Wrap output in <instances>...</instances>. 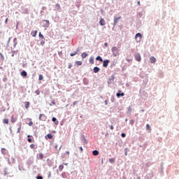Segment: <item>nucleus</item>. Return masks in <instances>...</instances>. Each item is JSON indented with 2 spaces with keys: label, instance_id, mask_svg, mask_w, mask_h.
Instances as JSON below:
<instances>
[{
  "label": "nucleus",
  "instance_id": "f257e3e1",
  "mask_svg": "<svg viewBox=\"0 0 179 179\" xmlns=\"http://www.w3.org/2000/svg\"><path fill=\"white\" fill-rule=\"evenodd\" d=\"M111 51L114 55V57H117L120 54V50H118V48L117 47L114 46L111 48Z\"/></svg>",
  "mask_w": 179,
  "mask_h": 179
},
{
  "label": "nucleus",
  "instance_id": "f03ea898",
  "mask_svg": "<svg viewBox=\"0 0 179 179\" xmlns=\"http://www.w3.org/2000/svg\"><path fill=\"white\" fill-rule=\"evenodd\" d=\"M134 58H135L136 61H138V62H141V61L142 60V57H141V54H139V53H136L134 55Z\"/></svg>",
  "mask_w": 179,
  "mask_h": 179
},
{
  "label": "nucleus",
  "instance_id": "7ed1b4c3",
  "mask_svg": "<svg viewBox=\"0 0 179 179\" xmlns=\"http://www.w3.org/2000/svg\"><path fill=\"white\" fill-rule=\"evenodd\" d=\"M135 38H136V40H137L138 43H139V41H141V40H142V34H141V33L136 34Z\"/></svg>",
  "mask_w": 179,
  "mask_h": 179
},
{
  "label": "nucleus",
  "instance_id": "20e7f679",
  "mask_svg": "<svg viewBox=\"0 0 179 179\" xmlns=\"http://www.w3.org/2000/svg\"><path fill=\"white\" fill-rule=\"evenodd\" d=\"M47 117L44 114H41L39 116V121H45Z\"/></svg>",
  "mask_w": 179,
  "mask_h": 179
},
{
  "label": "nucleus",
  "instance_id": "39448f33",
  "mask_svg": "<svg viewBox=\"0 0 179 179\" xmlns=\"http://www.w3.org/2000/svg\"><path fill=\"white\" fill-rule=\"evenodd\" d=\"M108 64H110V60H105L103 61V66H104V68H107V66H108Z\"/></svg>",
  "mask_w": 179,
  "mask_h": 179
},
{
  "label": "nucleus",
  "instance_id": "423d86ee",
  "mask_svg": "<svg viewBox=\"0 0 179 179\" xmlns=\"http://www.w3.org/2000/svg\"><path fill=\"white\" fill-rule=\"evenodd\" d=\"M120 19H121V17H114V26L117 25Z\"/></svg>",
  "mask_w": 179,
  "mask_h": 179
},
{
  "label": "nucleus",
  "instance_id": "0eeeda50",
  "mask_svg": "<svg viewBox=\"0 0 179 179\" xmlns=\"http://www.w3.org/2000/svg\"><path fill=\"white\" fill-rule=\"evenodd\" d=\"M43 22H45L44 27H50V21L48 20H43Z\"/></svg>",
  "mask_w": 179,
  "mask_h": 179
},
{
  "label": "nucleus",
  "instance_id": "6e6552de",
  "mask_svg": "<svg viewBox=\"0 0 179 179\" xmlns=\"http://www.w3.org/2000/svg\"><path fill=\"white\" fill-rule=\"evenodd\" d=\"M99 24L101 26H105L106 25V21L104 20V19L101 18L99 21Z\"/></svg>",
  "mask_w": 179,
  "mask_h": 179
},
{
  "label": "nucleus",
  "instance_id": "1a4fd4ad",
  "mask_svg": "<svg viewBox=\"0 0 179 179\" xmlns=\"http://www.w3.org/2000/svg\"><path fill=\"white\" fill-rule=\"evenodd\" d=\"M150 59V63L151 64H155L156 63V58L155 57H153V56L151 57Z\"/></svg>",
  "mask_w": 179,
  "mask_h": 179
},
{
  "label": "nucleus",
  "instance_id": "9d476101",
  "mask_svg": "<svg viewBox=\"0 0 179 179\" xmlns=\"http://www.w3.org/2000/svg\"><path fill=\"white\" fill-rule=\"evenodd\" d=\"M79 52V49H77V50L73 53H71L70 55L71 57H75V55H76V54H78Z\"/></svg>",
  "mask_w": 179,
  "mask_h": 179
},
{
  "label": "nucleus",
  "instance_id": "9b49d317",
  "mask_svg": "<svg viewBox=\"0 0 179 179\" xmlns=\"http://www.w3.org/2000/svg\"><path fill=\"white\" fill-rule=\"evenodd\" d=\"M15 121H17V119L15 118V116L12 115L11 118H10V122H12L13 124V123H15Z\"/></svg>",
  "mask_w": 179,
  "mask_h": 179
},
{
  "label": "nucleus",
  "instance_id": "f8f14e48",
  "mask_svg": "<svg viewBox=\"0 0 179 179\" xmlns=\"http://www.w3.org/2000/svg\"><path fill=\"white\" fill-rule=\"evenodd\" d=\"M31 34L32 37H36V36H37V31H32Z\"/></svg>",
  "mask_w": 179,
  "mask_h": 179
},
{
  "label": "nucleus",
  "instance_id": "ddd939ff",
  "mask_svg": "<svg viewBox=\"0 0 179 179\" xmlns=\"http://www.w3.org/2000/svg\"><path fill=\"white\" fill-rule=\"evenodd\" d=\"M99 71H100V69L97 66L94 68V73H97V72H99Z\"/></svg>",
  "mask_w": 179,
  "mask_h": 179
},
{
  "label": "nucleus",
  "instance_id": "4468645a",
  "mask_svg": "<svg viewBox=\"0 0 179 179\" xmlns=\"http://www.w3.org/2000/svg\"><path fill=\"white\" fill-rule=\"evenodd\" d=\"M61 148H62V145H60V147L58 148V145L56 144L55 145V149H56V150L59 151V150H61Z\"/></svg>",
  "mask_w": 179,
  "mask_h": 179
},
{
  "label": "nucleus",
  "instance_id": "2eb2a0df",
  "mask_svg": "<svg viewBox=\"0 0 179 179\" xmlns=\"http://www.w3.org/2000/svg\"><path fill=\"white\" fill-rule=\"evenodd\" d=\"M92 155H93L94 156H99V151H97V150H94V151L92 152Z\"/></svg>",
  "mask_w": 179,
  "mask_h": 179
},
{
  "label": "nucleus",
  "instance_id": "dca6fc26",
  "mask_svg": "<svg viewBox=\"0 0 179 179\" xmlns=\"http://www.w3.org/2000/svg\"><path fill=\"white\" fill-rule=\"evenodd\" d=\"M55 9H57V10H59L61 9V6H59V3H57L55 5Z\"/></svg>",
  "mask_w": 179,
  "mask_h": 179
},
{
  "label": "nucleus",
  "instance_id": "f3484780",
  "mask_svg": "<svg viewBox=\"0 0 179 179\" xmlns=\"http://www.w3.org/2000/svg\"><path fill=\"white\" fill-rule=\"evenodd\" d=\"M21 76H27V72H26L25 71H23L22 73H21Z\"/></svg>",
  "mask_w": 179,
  "mask_h": 179
},
{
  "label": "nucleus",
  "instance_id": "a211bd4d",
  "mask_svg": "<svg viewBox=\"0 0 179 179\" xmlns=\"http://www.w3.org/2000/svg\"><path fill=\"white\" fill-rule=\"evenodd\" d=\"M96 61H100V62H103V59L101 58V57L100 56H98L96 58Z\"/></svg>",
  "mask_w": 179,
  "mask_h": 179
},
{
  "label": "nucleus",
  "instance_id": "6ab92c4d",
  "mask_svg": "<svg viewBox=\"0 0 179 179\" xmlns=\"http://www.w3.org/2000/svg\"><path fill=\"white\" fill-rule=\"evenodd\" d=\"M82 58H86L87 57V53L86 52H83L81 55Z\"/></svg>",
  "mask_w": 179,
  "mask_h": 179
},
{
  "label": "nucleus",
  "instance_id": "aec40b11",
  "mask_svg": "<svg viewBox=\"0 0 179 179\" xmlns=\"http://www.w3.org/2000/svg\"><path fill=\"white\" fill-rule=\"evenodd\" d=\"M29 106H30V102L29 101L25 102V108H29Z\"/></svg>",
  "mask_w": 179,
  "mask_h": 179
},
{
  "label": "nucleus",
  "instance_id": "412c9836",
  "mask_svg": "<svg viewBox=\"0 0 179 179\" xmlns=\"http://www.w3.org/2000/svg\"><path fill=\"white\" fill-rule=\"evenodd\" d=\"M76 64L77 66H80V65H82L83 63L80 61H77V62H76Z\"/></svg>",
  "mask_w": 179,
  "mask_h": 179
},
{
  "label": "nucleus",
  "instance_id": "4be33fe9",
  "mask_svg": "<svg viewBox=\"0 0 179 179\" xmlns=\"http://www.w3.org/2000/svg\"><path fill=\"white\" fill-rule=\"evenodd\" d=\"M59 171H62V170H64V165L63 164L59 166Z\"/></svg>",
  "mask_w": 179,
  "mask_h": 179
},
{
  "label": "nucleus",
  "instance_id": "5701e85b",
  "mask_svg": "<svg viewBox=\"0 0 179 179\" xmlns=\"http://www.w3.org/2000/svg\"><path fill=\"white\" fill-rule=\"evenodd\" d=\"M3 124H9V120L4 119V120H3Z\"/></svg>",
  "mask_w": 179,
  "mask_h": 179
},
{
  "label": "nucleus",
  "instance_id": "b1692460",
  "mask_svg": "<svg viewBox=\"0 0 179 179\" xmlns=\"http://www.w3.org/2000/svg\"><path fill=\"white\" fill-rule=\"evenodd\" d=\"M1 153H2V155H5L6 153V148H1Z\"/></svg>",
  "mask_w": 179,
  "mask_h": 179
},
{
  "label": "nucleus",
  "instance_id": "393cba45",
  "mask_svg": "<svg viewBox=\"0 0 179 179\" xmlns=\"http://www.w3.org/2000/svg\"><path fill=\"white\" fill-rule=\"evenodd\" d=\"M47 137L48 138V139H52L53 136H52V134H49L47 135Z\"/></svg>",
  "mask_w": 179,
  "mask_h": 179
},
{
  "label": "nucleus",
  "instance_id": "a878e982",
  "mask_svg": "<svg viewBox=\"0 0 179 179\" xmlns=\"http://www.w3.org/2000/svg\"><path fill=\"white\" fill-rule=\"evenodd\" d=\"M39 159L41 160H43V159H44V155H43L42 153L39 154Z\"/></svg>",
  "mask_w": 179,
  "mask_h": 179
},
{
  "label": "nucleus",
  "instance_id": "bb28decb",
  "mask_svg": "<svg viewBox=\"0 0 179 179\" xmlns=\"http://www.w3.org/2000/svg\"><path fill=\"white\" fill-rule=\"evenodd\" d=\"M146 129H148V131L152 130V129L150 128V125H149V124H146Z\"/></svg>",
  "mask_w": 179,
  "mask_h": 179
},
{
  "label": "nucleus",
  "instance_id": "cd10ccee",
  "mask_svg": "<svg viewBox=\"0 0 179 179\" xmlns=\"http://www.w3.org/2000/svg\"><path fill=\"white\" fill-rule=\"evenodd\" d=\"M29 148H31V149H36V145H34V144H31V145H29Z\"/></svg>",
  "mask_w": 179,
  "mask_h": 179
},
{
  "label": "nucleus",
  "instance_id": "c85d7f7f",
  "mask_svg": "<svg viewBox=\"0 0 179 179\" xmlns=\"http://www.w3.org/2000/svg\"><path fill=\"white\" fill-rule=\"evenodd\" d=\"M117 97L120 98V96H121V90L118 91V93L116 94Z\"/></svg>",
  "mask_w": 179,
  "mask_h": 179
},
{
  "label": "nucleus",
  "instance_id": "c756f323",
  "mask_svg": "<svg viewBox=\"0 0 179 179\" xmlns=\"http://www.w3.org/2000/svg\"><path fill=\"white\" fill-rule=\"evenodd\" d=\"M109 162L110 163H114V162H115V159L112 158L109 159Z\"/></svg>",
  "mask_w": 179,
  "mask_h": 179
},
{
  "label": "nucleus",
  "instance_id": "7c9ffc66",
  "mask_svg": "<svg viewBox=\"0 0 179 179\" xmlns=\"http://www.w3.org/2000/svg\"><path fill=\"white\" fill-rule=\"evenodd\" d=\"M35 93H36V94H37V96H38V94H40V90H36L35 91Z\"/></svg>",
  "mask_w": 179,
  "mask_h": 179
},
{
  "label": "nucleus",
  "instance_id": "2f4dec72",
  "mask_svg": "<svg viewBox=\"0 0 179 179\" xmlns=\"http://www.w3.org/2000/svg\"><path fill=\"white\" fill-rule=\"evenodd\" d=\"M39 37L40 38H44V36L41 34V32L39 33Z\"/></svg>",
  "mask_w": 179,
  "mask_h": 179
},
{
  "label": "nucleus",
  "instance_id": "473e14b6",
  "mask_svg": "<svg viewBox=\"0 0 179 179\" xmlns=\"http://www.w3.org/2000/svg\"><path fill=\"white\" fill-rule=\"evenodd\" d=\"M38 80H43V75H39Z\"/></svg>",
  "mask_w": 179,
  "mask_h": 179
},
{
  "label": "nucleus",
  "instance_id": "72a5a7b5",
  "mask_svg": "<svg viewBox=\"0 0 179 179\" xmlns=\"http://www.w3.org/2000/svg\"><path fill=\"white\" fill-rule=\"evenodd\" d=\"M20 129H22V126H20V127L17 129L18 134H20Z\"/></svg>",
  "mask_w": 179,
  "mask_h": 179
},
{
  "label": "nucleus",
  "instance_id": "f704fd0d",
  "mask_svg": "<svg viewBox=\"0 0 179 179\" xmlns=\"http://www.w3.org/2000/svg\"><path fill=\"white\" fill-rule=\"evenodd\" d=\"M44 44H45V41H41V45H44Z\"/></svg>",
  "mask_w": 179,
  "mask_h": 179
},
{
  "label": "nucleus",
  "instance_id": "c9c22d12",
  "mask_svg": "<svg viewBox=\"0 0 179 179\" xmlns=\"http://www.w3.org/2000/svg\"><path fill=\"white\" fill-rule=\"evenodd\" d=\"M121 136H122V138H125V136H127V134H125L124 133H122L121 134Z\"/></svg>",
  "mask_w": 179,
  "mask_h": 179
},
{
  "label": "nucleus",
  "instance_id": "e433bc0d",
  "mask_svg": "<svg viewBox=\"0 0 179 179\" xmlns=\"http://www.w3.org/2000/svg\"><path fill=\"white\" fill-rule=\"evenodd\" d=\"M0 57L1 58V59H4V57H3V55H2V53L0 52Z\"/></svg>",
  "mask_w": 179,
  "mask_h": 179
},
{
  "label": "nucleus",
  "instance_id": "4c0bfd02",
  "mask_svg": "<svg viewBox=\"0 0 179 179\" xmlns=\"http://www.w3.org/2000/svg\"><path fill=\"white\" fill-rule=\"evenodd\" d=\"M28 125L29 126V127H31L32 125H33V122H29V123H28Z\"/></svg>",
  "mask_w": 179,
  "mask_h": 179
},
{
  "label": "nucleus",
  "instance_id": "58836bf2",
  "mask_svg": "<svg viewBox=\"0 0 179 179\" xmlns=\"http://www.w3.org/2000/svg\"><path fill=\"white\" fill-rule=\"evenodd\" d=\"M27 141L29 143H31V142H33V140H31V138H28Z\"/></svg>",
  "mask_w": 179,
  "mask_h": 179
},
{
  "label": "nucleus",
  "instance_id": "ea45409f",
  "mask_svg": "<svg viewBox=\"0 0 179 179\" xmlns=\"http://www.w3.org/2000/svg\"><path fill=\"white\" fill-rule=\"evenodd\" d=\"M52 121L53 122H55V121H57V118L52 117Z\"/></svg>",
  "mask_w": 179,
  "mask_h": 179
},
{
  "label": "nucleus",
  "instance_id": "a19ab883",
  "mask_svg": "<svg viewBox=\"0 0 179 179\" xmlns=\"http://www.w3.org/2000/svg\"><path fill=\"white\" fill-rule=\"evenodd\" d=\"M126 61H127V62H131L132 61V59H126Z\"/></svg>",
  "mask_w": 179,
  "mask_h": 179
},
{
  "label": "nucleus",
  "instance_id": "79ce46f5",
  "mask_svg": "<svg viewBox=\"0 0 179 179\" xmlns=\"http://www.w3.org/2000/svg\"><path fill=\"white\" fill-rule=\"evenodd\" d=\"M84 143H85V145H87V140H86V138H84Z\"/></svg>",
  "mask_w": 179,
  "mask_h": 179
},
{
  "label": "nucleus",
  "instance_id": "37998d69",
  "mask_svg": "<svg viewBox=\"0 0 179 179\" xmlns=\"http://www.w3.org/2000/svg\"><path fill=\"white\" fill-rule=\"evenodd\" d=\"M93 60H94V59L92 58V57H90V62H93Z\"/></svg>",
  "mask_w": 179,
  "mask_h": 179
},
{
  "label": "nucleus",
  "instance_id": "c03bdc74",
  "mask_svg": "<svg viewBox=\"0 0 179 179\" xmlns=\"http://www.w3.org/2000/svg\"><path fill=\"white\" fill-rule=\"evenodd\" d=\"M80 152L82 153L83 152V148L80 147Z\"/></svg>",
  "mask_w": 179,
  "mask_h": 179
},
{
  "label": "nucleus",
  "instance_id": "a18cd8bd",
  "mask_svg": "<svg viewBox=\"0 0 179 179\" xmlns=\"http://www.w3.org/2000/svg\"><path fill=\"white\" fill-rule=\"evenodd\" d=\"M120 96L122 97V96H125V94L124 92H122L120 94Z\"/></svg>",
  "mask_w": 179,
  "mask_h": 179
},
{
  "label": "nucleus",
  "instance_id": "49530a36",
  "mask_svg": "<svg viewBox=\"0 0 179 179\" xmlns=\"http://www.w3.org/2000/svg\"><path fill=\"white\" fill-rule=\"evenodd\" d=\"M76 104H78V101L73 102V106H76Z\"/></svg>",
  "mask_w": 179,
  "mask_h": 179
},
{
  "label": "nucleus",
  "instance_id": "de8ad7c7",
  "mask_svg": "<svg viewBox=\"0 0 179 179\" xmlns=\"http://www.w3.org/2000/svg\"><path fill=\"white\" fill-rule=\"evenodd\" d=\"M37 179H43V176H38Z\"/></svg>",
  "mask_w": 179,
  "mask_h": 179
},
{
  "label": "nucleus",
  "instance_id": "09e8293b",
  "mask_svg": "<svg viewBox=\"0 0 179 179\" xmlns=\"http://www.w3.org/2000/svg\"><path fill=\"white\" fill-rule=\"evenodd\" d=\"M104 45H105V47H108V43H104Z\"/></svg>",
  "mask_w": 179,
  "mask_h": 179
},
{
  "label": "nucleus",
  "instance_id": "8fccbe9b",
  "mask_svg": "<svg viewBox=\"0 0 179 179\" xmlns=\"http://www.w3.org/2000/svg\"><path fill=\"white\" fill-rule=\"evenodd\" d=\"M110 129L113 131V129H114V126L111 125L110 126Z\"/></svg>",
  "mask_w": 179,
  "mask_h": 179
},
{
  "label": "nucleus",
  "instance_id": "3c124183",
  "mask_svg": "<svg viewBox=\"0 0 179 179\" xmlns=\"http://www.w3.org/2000/svg\"><path fill=\"white\" fill-rule=\"evenodd\" d=\"M137 4L138 5V6H141V1H138Z\"/></svg>",
  "mask_w": 179,
  "mask_h": 179
},
{
  "label": "nucleus",
  "instance_id": "603ef678",
  "mask_svg": "<svg viewBox=\"0 0 179 179\" xmlns=\"http://www.w3.org/2000/svg\"><path fill=\"white\" fill-rule=\"evenodd\" d=\"M5 23H6V24H8V18H6V20H5Z\"/></svg>",
  "mask_w": 179,
  "mask_h": 179
},
{
  "label": "nucleus",
  "instance_id": "864d4df0",
  "mask_svg": "<svg viewBox=\"0 0 179 179\" xmlns=\"http://www.w3.org/2000/svg\"><path fill=\"white\" fill-rule=\"evenodd\" d=\"M71 68H72V64H70V65L69 66V69H71Z\"/></svg>",
  "mask_w": 179,
  "mask_h": 179
},
{
  "label": "nucleus",
  "instance_id": "5fc2aeb1",
  "mask_svg": "<svg viewBox=\"0 0 179 179\" xmlns=\"http://www.w3.org/2000/svg\"><path fill=\"white\" fill-rule=\"evenodd\" d=\"M65 154L69 155V151H66Z\"/></svg>",
  "mask_w": 179,
  "mask_h": 179
},
{
  "label": "nucleus",
  "instance_id": "6e6d98bb",
  "mask_svg": "<svg viewBox=\"0 0 179 179\" xmlns=\"http://www.w3.org/2000/svg\"><path fill=\"white\" fill-rule=\"evenodd\" d=\"M105 104H106V106H107V104H108V101H107V100H106V101H105Z\"/></svg>",
  "mask_w": 179,
  "mask_h": 179
},
{
  "label": "nucleus",
  "instance_id": "4d7b16f0",
  "mask_svg": "<svg viewBox=\"0 0 179 179\" xmlns=\"http://www.w3.org/2000/svg\"><path fill=\"white\" fill-rule=\"evenodd\" d=\"M30 136H31L30 135H28V136H27L28 138H30Z\"/></svg>",
  "mask_w": 179,
  "mask_h": 179
},
{
  "label": "nucleus",
  "instance_id": "13d9d810",
  "mask_svg": "<svg viewBox=\"0 0 179 179\" xmlns=\"http://www.w3.org/2000/svg\"><path fill=\"white\" fill-rule=\"evenodd\" d=\"M63 164H64L65 166H66V164H68L63 163Z\"/></svg>",
  "mask_w": 179,
  "mask_h": 179
},
{
  "label": "nucleus",
  "instance_id": "bf43d9fd",
  "mask_svg": "<svg viewBox=\"0 0 179 179\" xmlns=\"http://www.w3.org/2000/svg\"><path fill=\"white\" fill-rule=\"evenodd\" d=\"M112 78H113V79H114V76H112Z\"/></svg>",
  "mask_w": 179,
  "mask_h": 179
}]
</instances>
